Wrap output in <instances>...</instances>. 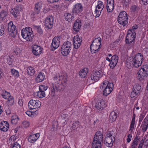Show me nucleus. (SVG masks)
<instances>
[{"instance_id":"obj_5","label":"nucleus","mask_w":148,"mask_h":148,"mask_svg":"<svg viewBox=\"0 0 148 148\" xmlns=\"http://www.w3.org/2000/svg\"><path fill=\"white\" fill-rule=\"evenodd\" d=\"M113 131L109 132L106 136L104 140L105 145L107 147H112L114 141V135Z\"/></svg>"},{"instance_id":"obj_28","label":"nucleus","mask_w":148,"mask_h":148,"mask_svg":"<svg viewBox=\"0 0 148 148\" xmlns=\"http://www.w3.org/2000/svg\"><path fill=\"white\" fill-rule=\"evenodd\" d=\"M45 77L44 74L42 72H40L37 75L36 78V81L37 83H39L42 82Z\"/></svg>"},{"instance_id":"obj_22","label":"nucleus","mask_w":148,"mask_h":148,"mask_svg":"<svg viewBox=\"0 0 148 148\" xmlns=\"http://www.w3.org/2000/svg\"><path fill=\"white\" fill-rule=\"evenodd\" d=\"M33 53L35 56H38L42 53V49L41 47L38 45H35L32 47Z\"/></svg>"},{"instance_id":"obj_61","label":"nucleus","mask_w":148,"mask_h":148,"mask_svg":"<svg viewBox=\"0 0 148 148\" xmlns=\"http://www.w3.org/2000/svg\"><path fill=\"white\" fill-rule=\"evenodd\" d=\"M5 123H7V121H3L0 123V128H2Z\"/></svg>"},{"instance_id":"obj_6","label":"nucleus","mask_w":148,"mask_h":148,"mask_svg":"<svg viewBox=\"0 0 148 148\" xmlns=\"http://www.w3.org/2000/svg\"><path fill=\"white\" fill-rule=\"evenodd\" d=\"M72 45L70 42L66 41L62 45L61 52L62 55L66 56L68 55L72 49Z\"/></svg>"},{"instance_id":"obj_38","label":"nucleus","mask_w":148,"mask_h":148,"mask_svg":"<svg viewBox=\"0 0 148 148\" xmlns=\"http://www.w3.org/2000/svg\"><path fill=\"white\" fill-rule=\"evenodd\" d=\"M106 8L107 11L108 12H112L114 8V4H107Z\"/></svg>"},{"instance_id":"obj_37","label":"nucleus","mask_w":148,"mask_h":148,"mask_svg":"<svg viewBox=\"0 0 148 148\" xmlns=\"http://www.w3.org/2000/svg\"><path fill=\"white\" fill-rule=\"evenodd\" d=\"M11 72L12 75L14 77L17 78L18 77L19 75L18 71L14 69H12L11 70Z\"/></svg>"},{"instance_id":"obj_10","label":"nucleus","mask_w":148,"mask_h":148,"mask_svg":"<svg viewBox=\"0 0 148 148\" xmlns=\"http://www.w3.org/2000/svg\"><path fill=\"white\" fill-rule=\"evenodd\" d=\"M136 33L134 30L133 29L129 30L125 38L126 43L130 44L133 42L134 43Z\"/></svg>"},{"instance_id":"obj_21","label":"nucleus","mask_w":148,"mask_h":148,"mask_svg":"<svg viewBox=\"0 0 148 148\" xmlns=\"http://www.w3.org/2000/svg\"><path fill=\"white\" fill-rule=\"evenodd\" d=\"M118 60V57L117 55H114L112 57L111 62L109 65L111 69H113L116 65Z\"/></svg>"},{"instance_id":"obj_3","label":"nucleus","mask_w":148,"mask_h":148,"mask_svg":"<svg viewBox=\"0 0 148 148\" xmlns=\"http://www.w3.org/2000/svg\"><path fill=\"white\" fill-rule=\"evenodd\" d=\"M137 75V78L140 81L147 77L148 76V65L145 64L142 66Z\"/></svg>"},{"instance_id":"obj_14","label":"nucleus","mask_w":148,"mask_h":148,"mask_svg":"<svg viewBox=\"0 0 148 148\" xmlns=\"http://www.w3.org/2000/svg\"><path fill=\"white\" fill-rule=\"evenodd\" d=\"M41 105V103L37 100H31L28 103V107L30 109H36L39 108Z\"/></svg>"},{"instance_id":"obj_63","label":"nucleus","mask_w":148,"mask_h":148,"mask_svg":"<svg viewBox=\"0 0 148 148\" xmlns=\"http://www.w3.org/2000/svg\"><path fill=\"white\" fill-rule=\"evenodd\" d=\"M33 116H35L38 113V110H36L35 112H32Z\"/></svg>"},{"instance_id":"obj_7","label":"nucleus","mask_w":148,"mask_h":148,"mask_svg":"<svg viewBox=\"0 0 148 148\" xmlns=\"http://www.w3.org/2000/svg\"><path fill=\"white\" fill-rule=\"evenodd\" d=\"M128 17L125 11L121 12L118 16V21L120 24L125 26L128 23Z\"/></svg>"},{"instance_id":"obj_11","label":"nucleus","mask_w":148,"mask_h":148,"mask_svg":"<svg viewBox=\"0 0 148 148\" xmlns=\"http://www.w3.org/2000/svg\"><path fill=\"white\" fill-rule=\"evenodd\" d=\"M8 30L9 35L13 38L15 37L17 33L16 26L12 21L10 22L8 25Z\"/></svg>"},{"instance_id":"obj_43","label":"nucleus","mask_w":148,"mask_h":148,"mask_svg":"<svg viewBox=\"0 0 148 148\" xmlns=\"http://www.w3.org/2000/svg\"><path fill=\"white\" fill-rule=\"evenodd\" d=\"M79 126V123L78 121H75L72 124V128L75 130Z\"/></svg>"},{"instance_id":"obj_60","label":"nucleus","mask_w":148,"mask_h":148,"mask_svg":"<svg viewBox=\"0 0 148 148\" xmlns=\"http://www.w3.org/2000/svg\"><path fill=\"white\" fill-rule=\"evenodd\" d=\"M59 0H47L50 3H54L58 2Z\"/></svg>"},{"instance_id":"obj_49","label":"nucleus","mask_w":148,"mask_h":148,"mask_svg":"<svg viewBox=\"0 0 148 148\" xmlns=\"http://www.w3.org/2000/svg\"><path fill=\"white\" fill-rule=\"evenodd\" d=\"M48 87L47 86L45 85H41L39 86V90L45 91L47 89Z\"/></svg>"},{"instance_id":"obj_55","label":"nucleus","mask_w":148,"mask_h":148,"mask_svg":"<svg viewBox=\"0 0 148 148\" xmlns=\"http://www.w3.org/2000/svg\"><path fill=\"white\" fill-rule=\"evenodd\" d=\"M143 138L141 140L140 144L139 145V146L138 147V148H142V147L144 143V139H143Z\"/></svg>"},{"instance_id":"obj_33","label":"nucleus","mask_w":148,"mask_h":148,"mask_svg":"<svg viewBox=\"0 0 148 148\" xmlns=\"http://www.w3.org/2000/svg\"><path fill=\"white\" fill-rule=\"evenodd\" d=\"M117 117V114L114 111H112L110 115V121L112 122L115 121Z\"/></svg>"},{"instance_id":"obj_62","label":"nucleus","mask_w":148,"mask_h":148,"mask_svg":"<svg viewBox=\"0 0 148 148\" xmlns=\"http://www.w3.org/2000/svg\"><path fill=\"white\" fill-rule=\"evenodd\" d=\"M137 145V144L133 142L131 146V148H136Z\"/></svg>"},{"instance_id":"obj_2","label":"nucleus","mask_w":148,"mask_h":148,"mask_svg":"<svg viewBox=\"0 0 148 148\" xmlns=\"http://www.w3.org/2000/svg\"><path fill=\"white\" fill-rule=\"evenodd\" d=\"M32 32L31 28L26 27L22 30L21 35L23 38L27 41H31L34 36Z\"/></svg>"},{"instance_id":"obj_31","label":"nucleus","mask_w":148,"mask_h":148,"mask_svg":"<svg viewBox=\"0 0 148 148\" xmlns=\"http://www.w3.org/2000/svg\"><path fill=\"white\" fill-rule=\"evenodd\" d=\"M10 13L13 15L15 18L17 17L19 15V11L18 9H11L10 11Z\"/></svg>"},{"instance_id":"obj_50","label":"nucleus","mask_w":148,"mask_h":148,"mask_svg":"<svg viewBox=\"0 0 148 148\" xmlns=\"http://www.w3.org/2000/svg\"><path fill=\"white\" fill-rule=\"evenodd\" d=\"M7 99H8L9 103H10V104L12 105L14 102V100L13 97L10 95V96L8 97Z\"/></svg>"},{"instance_id":"obj_24","label":"nucleus","mask_w":148,"mask_h":148,"mask_svg":"<svg viewBox=\"0 0 148 148\" xmlns=\"http://www.w3.org/2000/svg\"><path fill=\"white\" fill-rule=\"evenodd\" d=\"M105 106V102L103 100H98L96 103V108L99 110L103 109Z\"/></svg>"},{"instance_id":"obj_9","label":"nucleus","mask_w":148,"mask_h":148,"mask_svg":"<svg viewBox=\"0 0 148 148\" xmlns=\"http://www.w3.org/2000/svg\"><path fill=\"white\" fill-rule=\"evenodd\" d=\"M58 77L59 80L62 84L63 83V86H66L67 82V75L64 73H60L58 75L56 74L54 75L53 78L54 80L58 79Z\"/></svg>"},{"instance_id":"obj_45","label":"nucleus","mask_w":148,"mask_h":148,"mask_svg":"<svg viewBox=\"0 0 148 148\" xmlns=\"http://www.w3.org/2000/svg\"><path fill=\"white\" fill-rule=\"evenodd\" d=\"M21 51L19 48L16 47L14 49V52L16 55H18L21 52Z\"/></svg>"},{"instance_id":"obj_30","label":"nucleus","mask_w":148,"mask_h":148,"mask_svg":"<svg viewBox=\"0 0 148 148\" xmlns=\"http://www.w3.org/2000/svg\"><path fill=\"white\" fill-rule=\"evenodd\" d=\"M101 142L96 140H93L92 142V148H101Z\"/></svg>"},{"instance_id":"obj_57","label":"nucleus","mask_w":148,"mask_h":148,"mask_svg":"<svg viewBox=\"0 0 148 148\" xmlns=\"http://www.w3.org/2000/svg\"><path fill=\"white\" fill-rule=\"evenodd\" d=\"M139 140V138L137 135L136 136L135 138L134 139L133 143L138 144V142Z\"/></svg>"},{"instance_id":"obj_32","label":"nucleus","mask_w":148,"mask_h":148,"mask_svg":"<svg viewBox=\"0 0 148 148\" xmlns=\"http://www.w3.org/2000/svg\"><path fill=\"white\" fill-rule=\"evenodd\" d=\"M27 74L29 75L32 76L33 75L35 72L34 68L32 66H29L27 69Z\"/></svg>"},{"instance_id":"obj_56","label":"nucleus","mask_w":148,"mask_h":148,"mask_svg":"<svg viewBox=\"0 0 148 148\" xmlns=\"http://www.w3.org/2000/svg\"><path fill=\"white\" fill-rule=\"evenodd\" d=\"M131 63L128 60V59L126 63V65L127 68H130L131 66Z\"/></svg>"},{"instance_id":"obj_35","label":"nucleus","mask_w":148,"mask_h":148,"mask_svg":"<svg viewBox=\"0 0 148 148\" xmlns=\"http://www.w3.org/2000/svg\"><path fill=\"white\" fill-rule=\"evenodd\" d=\"M133 90L139 93L141 90V87L140 85L136 84L134 86Z\"/></svg>"},{"instance_id":"obj_23","label":"nucleus","mask_w":148,"mask_h":148,"mask_svg":"<svg viewBox=\"0 0 148 148\" xmlns=\"http://www.w3.org/2000/svg\"><path fill=\"white\" fill-rule=\"evenodd\" d=\"M81 22L79 20H77L75 22L73 26V32L77 33L79 32L81 26Z\"/></svg>"},{"instance_id":"obj_41","label":"nucleus","mask_w":148,"mask_h":148,"mask_svg":"<svg viewBox=\"0 0 148 148\" xmlns=\"http://www.w3.org/2000/svg\"><path fill=\"white\" fill-rule=\"evenodd\" d=\"M9 127V124L7 122V123H5V124L3 126V127L0 128V130L3 132H6L8 130Z\"/></svg>"},{"instance_id":"obj_47","label":"nucleus","mask_w":148,"mask_h":148,"mask_svg":"<svg viewBox=\"0 0 148 148\" xmlns=\"http://www.w3.org/2000/svg\"><path fill=\"white\" fill-rule=\"evenodd\" d=\"M3 97L5 99H7L8 97L10 96V94L9 92L5 91L3 94H2Z\"/></svg>"},{"instance_id":"obj_16","label":"nucleus","mask_w":148,"mask_h":148,"mask_svg":"<svg viewBox=\"0 0 148 148\" xmlns=\"http://www.w3.org/2000/svg\"><path fill=\"white\" fill-rule=\"evenodd\" d=\"M52 41V43L51 45V51H53L59 47L60 40L59 37H55Z\"/></svg>"},{"instance_id":"obj_52","label":"nucleus","mask_w":148,"mask_h":148,"mask_svg":"<svg viewBox=\"0 0 148 148\" xmlns=\"http://www.w3.org/2000/svg\"><path fill=\"white\" fill-rule=\"evenodd\" d=\"M139 93L132 89V92L131 94V98H133L137 96Z\"/></svg>"},{"instance_id":"obj_36","label":"nucleus","mask_w":148,"mask_h":148,"mask_svg":"<svg viewBox=\"0 0 148 148\" xmlns=\"http://www.w3.org/2000/svg\"><path fill=\"white\" fill-rule=\"evenodd\" d=\"M135 122V118L134 117H133L131 123L130 125V128L129 130L130 134H132V131L134 128Z\"/></svg>"},{"instance_id":"obj_15","label":"nucleus","mask_w":148,"mask_h":148,"mask_svg":"<svg viewBox=\"0 0 148 148\" xmlns=\"http://www.w3.org/2000/svg\"><path fill=\"white\" fill-rule=\"evenodd\" d=\"M82 40V38L79 36L77 35L74 36L73 39V45L74 49H77L80 47Z\"/></svg>"},{"instance_id":"obj_58","label":"nucleus","mask_w":148,"mask_h":148,"mask_svg":"<svg viewBox=\"0 0 148 148\" xmlns=\"http://www.w3.org/2000/svg\"><path fill=\"white\" fill-rule=\"evenodd\" d=\"M26 113L29 116H33L32 112L30 111H27L26 112Z\"/></svg>"},{"instance_id":"obj_13","label":"nucleus","mask_w":148,"mask_h":148,"mask_svg":"<svg viewBox=\"0 0 148 148\" xmlns=\"http://www.w3.org/2000/svg\"><path fill=\"white\" fill-rule=\"evenodd\" d=\"M54 19L51 16H48L45 20V28L47 29H51L53 26Z\"/></svg>"},{"instance_id":"obj_8","label":"nucleus","mask_w":148,"mask_h":148,"mask_svg":"<svg viewBox=\"0 0 148 148\" xmlns=\"http://www.w3.org/2000/svg\"><path fill=\"white\" fill-rule=\"evenodd\" d=\"M101 39L97 38L96 39L93 41L90 46L91 51L92 53H95L98 51L100 48V46L101 43Z\"/></svg>"},{"instance_id":"obj_59","label":"nucleus","mask_w":148,"mask_h":148,"mask_svg":"<svg viewBox=\"0 0 148 148\" xmlns=\"http://www.w3.org/2000/svg\"><path fill=\"white\" fill-rule=\"evenodd\" d=\"M114 0H107V4H114Z\"/></svg>"},{"instance_id":"obj_19","label":"nucleus","mask_w":148,"mask_h":148,"mask_svg":"<svg viewBox=\"0 0 148 148\" xmlns=\"http://www.w3.org/2000/svg\"><path fill=\"white\" fill-rule=\"evenodd\" d=\"M102 75L101 71H95L91 74L90 77L92 80L97 81L101 77Z\"/></svg>"},{"instance_id":"obj_27","label":"nucleus","mask_w":148,"mask_h":148,"mask_svg":"<svg viewBox=\"0 0 148 148\" xmlns=\"http://www.w3.org/2000/svg\"><path fill=\"white\" fill-rule=\"evenodd\" d=\"M148 126V116L146 117L144 119L141 125L142 130L143 132H145Z\"/></svg>"},{"instance_id":"obj_64","label":"nucleus","mask_w":148,"mask_h":148,"mask_svg":"<svg viewBox=\"0 0 148 148\" xmlns=\"http://www.w3.org/2000/svg\"><path fill=\"white\" fill-rule=\"evenodd\" d=\"M143 2V3L145 5L147 4L148 3V0H141Z\"/></svg>"},{"instance_id":"obj_17","label":"nucleus","mask_w":148,"mask_h":148,"mask_svg":"<svg viewBox=\"0 0 148 148\" xmlns=\"http://www.w3.org/2000/svg\"><path fill=\"white\" fill-rule=\"evenodd\" d=\"M62 84H62L61 82H60V83H58L55 84H53V89H51V92L53 93V95H54L55 92L56 91H60L64 89L65 86H63Z\"/></svg>"},{"instance_id":"obj_4","label":"nucleus","mask_w":148,"mask_h":148,"mask_svg":"<svg viewBox=\"0 0 148 148\" xmlns=\"http://www.w3.org/2000/svg\"><path fill=\"white\" fill-rule=\"evenodd\" d=\"M102 89L104 88L103 94L105 96H107L110 94L113 90L114 86L113 83H109L107 81H105L102 84L100 87Z\"/></svg>"},{"instance_id":"obj_12","label":"nucleus","mask_w":148,"mask_h":148,"mask_svg":"<svg viewBox=\"0 0 148 148\" xmlns=\"http://www.w3.org/2000/svg\"><path fill=\"white\" fill-rule=\"evenodd\" d=\"M104 8V6L103 3L101 1H98L97 5L96 6L94 13L95 17H98L99 16L101 12Z\"/></svg>"},{"instance_id":"obj_44","label":"nucleus","mask_w":148,"mask_h":148,"mask_svg":"<svg viewBox=\"0 0 148 148\" xmlns=\"http://www.w3.org/2000/svg\"><path fill=\"white\" fill-rule=\"evenodd\" d=\"M18 120V119L17 116H15L13 117L11 120V123L12 124H16L17 123Z\"/></svg>"},{"instance_id":"obj_25","label":"nucleus","mask_w":148,"mask_h":148,"mask_svg":"<svg viewBox=\"0 0 148 148\" xmlns=\"http://www.w3.org/2000/svg\"><path fill=\"white\" fill-rule=\"evenodd\" d=\"M103 138V133L101 131H98L96 133L93 140L102 142Z\"/></svg>"},{"instance_id":"obj_42","label":"nucleus","mask_w":148,"mask_h":148,"mask_svg":"<svg viewBox=\"0 0 148 148\" xmlns=\"http://www.w3.org/2000/svg\"><path fill=\"white\" fill-rule=\"evenodd\" d=\"M21 142V140H19L16 142L14 143L12 148H21V146L19 144V143Z\"/></svg>"},{"instance_id":"obj_1","label":"nucleus","mask_w":148,"mask_h":148,"mask_svg":"<svg viewBox=\"0 0 148 148\" xmlns=\"http://www.w3.org/2000/svg\"><path fill=\"white\" fill-rule=\"evenodd\" d=\"M143 56L142 54L138 53L128 58V60L131 63V64L135 67H138L141 66L143 60Z\"/></svg>"},{"instance_id":"obj_20","label":"nucleus","mask_w":148,"mask_h":148,"mask_svg":"<svg viewBox=\"0 0 148 148\" xmlns=\"http://www.w3.org/2000/svg\"><path fill=\"white\" fill-rule=\"evenodd\" d=\"M41 7L42 3L41 2L36 3L35 5L34 11L31 14L32 16L34 17L35 15L38 14L40 12Z\"/></svg>"},{"instance_id":"obj_18","label":"nucleus","mask_w":148,"mask_h":148,"mask_svg":"<svg viewBox=\"0 0 148 148\" xmlns=\"http://www.w3.org/2000/svg\"><path fill=\"white\" fill-rule=\"evenodd\" d=\"M83 8L82 4L80 3H77L74 5L72 12L74 14H78L82 11Z\"/></svg>"},{"instance_id":"obj_48","label":"nucleus","mask_w":148,"mask_h":148,"mask_svg":"<svg viewBox=\"0 0 148 148\" xmlns=\"http://www.w3.org/2000/svg\"><path fill=\"white\" fill-rule=\"evenodd\" d=\"M16 139V136L15 135L12 136L9 140V141L11 143H14Z\"/></svg>"},{"instance_id":"obj_54","label":"nucleus","mask_w":148,"mask_h":148,"mask_svg":"<svg viewBox=\"0 0 148 148\" xmlns=\"http://www.w3.org/2000/svg\"><path fill=\"white\" fill-rule=\"evenodd\" d=\"M7 61L8 64L9 65H11L12 64L13 60L9 57L7 58Z\"/></svg>"},{"instance_id":"obj_46","label":"nucleus","mask_w":148,"mask_h":148,"mask_svg":"<svg viewBox=\"0 0 148 148\" xmlns=\"http://www.w3.org/2000/svg\"><path fill=\"white\" fill-rule=\"evenodd\" d=\"M131 0H123L122 1V3L125 7H127L130 3Z\"/></svg>"},{"instance_id":"obj_26","label":"nucleus","mask_w":148,"mask_h":148,"mask_svg":"<svg viewBox=\"0 0 148 148\" xmlns=\"http://www.w3.org/2000/svg\"><path fill=\"white\" fill-rule=\"evenodd\" d=\"M39 133H36L34 134L30 135L28 138V141L29 142L33 143L39 138Z\"/></svg>"},{"instance_id":"obj_29","label":"nucleus","mask_w":148,"mask_h":148,"mask_svg":"<svg viewBox=\"0 0 148 148\" xmlns=\"http://www.w3.org/2000/svg\"><path fill=\"white\" fill-rule=\"evenodd\" d=\"M88 71V69L86 68L82 69L79 72V75L81 78H84L86 75Z\"/></svg>"},{"instance_id":"obj_34","label":"nucleus","mask_w":148,"mask_h":148,"mask_svg":"<svg viewBox=\"0 0 148 148\" xmlns=\"http://www.w3.org/2000/svg\"><path fill=\"white\" fill-rule=\"evenodd\" d=\"M64 15L65 17V19L66 21H68L69 22H71L72 21L73 16L71 14L68 13H65Z\"/></svg>"},{"instance_id":"obj_53","label":"nucleus","mask_w":148,"mask_h":148,"mask_svg":"<svg viewBox=\"0 0 148 148\" xmlns=\"http://www.w3.org/2000/svg\"><path fill=\"white\" fill-rule=\"evenodd\" d=\"M22 125L24 127H27L29 126V124L28 121H24L23 122Z\"/></svg>"},{"instance_id":"obj_40","label":"nucleus","mask_w":148,"mask_h":148,"mask_svg":"<svg viewBox=\"0 0 148 148\" xmlns=\"http://www.w3.org/2000/svg\"><path fill=\"white\" fill-rule=\"evenodd\" d=\"M139 10V8L135 5L131 6L130 8V10L132 12H137Z\"/></svg>"},{"instance_id":"obj_39","label":"nucleus","mask_w":148,"mask_h":148,"mask_svg":"<svg viewBox=\"0 0 148 148\" xmlns=\"http://www.w3.org/2000/svg\"><path fill=\"white\" fill-rule=\"evenodd\" d=\"M45 94L44 91L39 90V91L37 92V96L40 98H42L45 96Z\"/></svg>"},{"instance_id":"obj_51","label":"nucleus","mask_w":148,"mask_h":148,"mask_svg":"<svg viewBox=\"0 0 148 148\" xmlns=\"http://www.w3.org/2000/svg\"><path fill=\"white\" fill-rule=\"evenodd\" d=\"M35 29L37 30L38 33L40 34H42V31L41 28L39 26H36L35 27Z\"/></svg>"}]
</instances>
